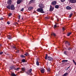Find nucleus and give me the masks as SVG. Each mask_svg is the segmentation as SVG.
I'll return each mask as SVG.
<instances>
[{
    "mask_svg": "<svg viewBox=\"0 0 76 76\" xmlns=\"http://www.w3.org/2000/svg\"><path fill=\"white\" fill-rule=\"evenodd\" d=\"M73 62L74 63V64H75L76 65V62H75V60H73Z\"/></svg>",
    "mask_w": 76,
    "mask_h": 76,
    "instance_id": "obj_28",
    "label": "nucleus"
},
{
    "mask_svg": "<svg viewBox=\"0 0 76 76\" xmlns=\"http://www.w3.org/2000/svg\"><path fill=\"white\" fill-rule=\"evenodd\" d=\"M12 13H10V14L8 16H9V17H10V16H12Z\"/></svg>",
    "mask_w": 76,
    "mask_h": 76,
    "instance_id": "obj_31",
    "label": "nucleus"
},
{
    "mask_svg": "<svg viewBox=\"0 0 76 76\" xmlns=\"http://www.w3.org/2000/svg\"><path fill=\"white\" fill-rule=\"evenodd\" d=\"M72 15H73L72 14H71L69 15V18H71L72 17Z\"/></svg>",
    "mask_w": 76,
    "mask_h": 76,
    "instance_id": "obj_36",
    "label": "nucleus"
},
{
    "mask_svg": "<svg viewBox=\"0 0 76 76\" xmlns=\"http://www.w3.org/2000/svg\"><path fill=\"white\" fill-rule=\"evenodd\" d=\"M37 11L38 12H40L42 13H45L43 10V9L41 8H38L37 10Z\"/></svg>",
    "mask_w": 76,
    "mask_h": 76,
    "instance_id": "obj_2",
    "label": "nucleus"
},
{
    "mask_svg": "<svg viewBox=\"0 0 76 76\" xmlns=\"http://www.w3.org/2000/svg\"><path fill=\"white\" fill-rule=\"evenodd\" d=\"M58 7H59L58 5H56L55 6V8H56V9H58Z\"/></svg>",
    "mask_w": 76,
    "mask_h": 76,
    "instance_id": "obj_20",
    "label": "nucleus"
},
{
    "mask_svg": "<svg viewBox=\"0 0 76 76\" xmlns=\"http://www.w3.org/2000/svg\"><path fill=\"white\" fill-rule=\"evenodd\" d=\"M21 69L22 72H23V71H25V67H24L22 68Z\"/></svg>",
    "mask_w": 76,
    "mask_h": 76,
    "instance_id": "obj_21",
    "label": "nucleus"
},
{
    "mask_svg": "<svg viewBox=\"0 0 76 76\" xmlns=\"http://www.w3.org/2000/svg\"><path fill=\"white\" fill-rule=\"evenodd\" d=\"M70 66H69L66 69V70H68V69H69V68H70Z\"/></svg>",
    "mask_w": 76,
    "mask_h": 76,
    "instance_id": "obj_38",
    "label": "nucleus"
},
{
    "mask_svg": "<svg viewBox=\"0 0 76 76\" xmlns=\"http://www.w3.org/2000/svg\"><path fill=\"white\" fill-rule=\"evenodd\" d=\"M68 61V60H63L62 61V62H67Z\"/></svg>",
    "mask_w": 76,
    "mask_h": 76,
    "instance_id": "obj_22",
    "label": "nucleus"
},
{
    "mask_svg": "<svg viewBox=\"0 0 76 76\" xmlns=\"http://www.w3.org/2000/svg\"><path fill=\"white\" fill-rule=\"evenodd\" d=\"M7 37V38H8V39H12V37L10 35L8 36Z\"/></svg>",
    "mask_w": 76,
    "mask_h": 76,
    "instance_id": "obj_17",
    "label": "nucleus"
},
{
    "mask_svg": "<svg viewBox=\"0 0 76 76\" xmlns=\"http://www.w3.org/2000/svg\"><path fill=\"white\" fill-rule=\"evenodd\" d=\"M32 7H29L28 8V10H32Z\"/></svg>",
    "mask_w": 76,
    "mask_h": 76,
    "instance_id": "obj_18",
    "label": "nucleus"
},
{
    "mask_svg": "<svg viewBox=\"0 0 76 76\" xmlns=\"http://www.w3.org/2000/svg\"><path fill=\"white\" fill-rule=\"evenodd\" d=\"M45 58V60L47 59L49 61H52V60H53V58L51 57L50 56H48V55H47V54H46Z\"/></svg>",
    "mask_w": 76,
    "mask_h": 76,
    "instance_id": "obj_1",
    "label": "nucleus"
},
{
    "mask_svg": "<svg viewBox=\"0 0 76 76\" xmlns=\"http://www.w3.org/2000/svg\"><path fill=\"white\" fill-rule=\"evenodd\" d=\"M36 64H37V66H39V62H38V61H37Z\"/></svg>",
    "mask_w": 76,
    "mask_h": 76,
    "instance_id": "obj_27",
    "label": "nucleus"
},
{
    "mask_svg": "<svg viewBox=\"0 0 76 76\" xmlns=\"http://www.w3.org/2000/svg\"><path fill=\"white\" fill-rule=\"evenodd\" d=\"M3 52H0V55H1V54H3Z\"/></svg>",
    "mask_w": 76,
    "mask_h": 76,
    "instance_id": "obj_43",
    "label": "nucleus"
},
{
    "mask_svg": "<svg viewBox=\"0 0 76 76\" xmlns=\"http://www.w3.org/2000/svg\"><path fill=\"white\" fill-rule=\"evenodd\" d=\"M41 72L42 73H44L45 72V69H43L41 70Z\"/></svg>",
    "mask_w": 76,
    "mask_h": 76,
    "instance_id": "obj_14",
    "label": "nucleus"
},
{
    "mask_svg": "<svg viewBox=\"0 0 76 76\" xmlns=\"http://www.w3.org/2000/svg\"><path fill=\"white\" fill-rule=\"evenodd\" d=\"M48 72H50V68H48Z\"/></svg>",
    "mask_w": 76,
    "mask_h": 76,
    "instance_id": "obj_41",
    "label": "nucleus"
},
{
    "mask_svg": "<svg viewBox=\"0 0 76 76\" xmlns=\"http://www.w3.org/2000/svg\"><path fill=\"white\" fill-rule=\"evenodd\" d=\"M54 10V7H52L51 5H50V12H52Z\"/></svg>",
    "mask_w": 76,
    "mask_h": 76,
    "instance_id": "obj_6",
    "label": "nucleus"
},
{
    "mask_svg": "<svg viewBox=\"0 0 76 76\" xmlns=\"http://www.w3.org/2000/svg\"><path fill=\"white\" fill-rule=\"evenodd\" d=\"M70 2L72 3H75L76 2V0H70Z\"/></svg>",
    "mask_w": 76,
    "mask_h": 76,
    "instance_id": "obj_10",
    "label": "nucleus"
},
{
    "mask_svg": "<svg viewBox=\"0 0 76 76\" xmlns=\"http://www.w3.org/2000/svg\"><path fill=\"white\" fill-rule=\"evenodd\" d=\"M10 69H14L15 70V67L14 66H12L10 67Z\"/></svg>",
    "mask_w": 76,
    "mask_h": 76,
    "instance_id": "obj_13",
    "label": "nucleus"
},
{
    "mask_svg": "<svg viewBox=\"0 0 76 76\" xmlns=\"http://www.w3.org/2000/svg\"><path fill=\"white\" fill-rule=\"evenodd\" d=\"M68 75H69V73H66L64 74L63 75V76H67Z\"/></svg>",
    "mask_w": 76,
    "mask_h": 76,
    "instance_id": "obj_15",
    "label": "nucleus"
},
{
    "mask_svg": "<svg viewBox=\"0 0 76 76\" xmlns=\"http://www.w3.org/2000/svg\"><path fill=\"white\" fill-rule=\"evenodd\" d=\"M66 8L67 10H70L72 9L71 7H69V6H67L66 7Z\"/></svg>",
    "mask_w": 76,
    "mask_h": 76,
    "instance_id": "obj_9",
    "label": "nucleus"
},
{
    "mask_svg": "<svg viewBox=\"0 0 76 76\" xmlns=\"http://www.w3.org/2000/svg\"><path fill=\"white\" fill-rule=\"evenodd\" d=\"M68 53V52H67V51H64V53L65 55H67Z\"/></svg>",
    "mask_w": 76,
    "mask_h": 76,
    "instance_id": "obj_19",
    "label": "nucleus"
},
{
    "mask_svg": "<svg viewBox=\"0 0 76 76\" xmlns=\"http://www.w3.org/2000/svg\"><path fill=\"white\" fill-rule=\"evenodd\" d=\"M65 43L66 44H68V45L69 46L70 45V42L67 41H66Z\"/></svg>",
    "mask_w": 76,
    "mask_h": 76,
    "instance_id": "obj_16",
    "label": "nucleus"
},
{
    "mask_svg": "<svg viewBox=\"0 0 76 76\" xmlns=\"http://www.w3.org/2000/svg\"><path fill=\"white\" fill-rule=\"evenodd\" d=\"M54 28H56V27H57V25H54Z\"/></svg>",
    "mask_w": 76,
    "mask_h": 76,
    "instance_id": "obj_46",
    "label": "nucleus"
},
{
    "mask_svg": "<svg viewBox=\"0 0 76 76\" xmlns=\"http://www.w3.org/2000/svg\"><path fill=\"white\" fill-rule=\"evenodd\" d=\"M22 1V0H18L17 1V4H20L21 3V2Z\"/></svg>",
    "mask_w": 76,
    "mask_h": 76,
    "instance_id": "obj_12",
    "label": "nucleus"
},
{
    "mask_svg": "<svg viewBox=\"0 0 76 76\" xmlns=\"http://www.w3.org/2000/svg\"><path fill=\"white\" fill-rule=\"evenodd\" d=\"M7 23L8 25H9L10 24V22L8 21L7 22Z\"/></svg>",
    "mask_w": 76,
    "mask_h": 76,
    "instance_id": "obj_42",
    "label": "nucleus"
},
{
    "mask_svg": "<svg viewBox=\"0 0 76 76\" xmlns=\"http://www.w3.org/2000/svg\"><path fill=\"white\" fill-rule=\"evenodd\" d=\"M18 19H20V15H19Z\"/></svg>",
    "mask_w": 76,
    "mask_h": 76,
    "instance_id": "obj_44",
    "label": "nucleus"
},
{
    "mask_svg": "<svg viewBox=\"0 0 76 76\" xmlns=\"http://www.w3.org/2000/svg\"><path fill=\"white\" fill-rule=\"evenodd\" d=\"M11 76H16V75L15 74V73H12L11 74Z\"/></svg>",
    "mask_w": 76,
    "mask_h": 76,
    "instance_id": "obj_23",
    "label": "nucleus"
},
{
    "mask_svg": "<svg viewBox=\"0 0 76 76\" xmlns=\"http://www.w3.org/2000/svg\"><path fill=\"white\" fill-rule=\"evenodd\" d=\"M13 48H15V49H16V48L15 46H14Z\"/></svg>",
    "mask_w": 76,
    "mask_h": 76,
    "instance_id": "obj_47",
    "label": "nucleus"
},
{
    "mask_svg": "<svg viewBox=\"0 0 76 76\" xmlns=\"http://www.w3.org/2000/svg\"><path fill=\"white\" fill-rule=\"evenodd\" d=\"M19 68H15V70H16L18 71V70H19Z\"/></svg>",
    "mask_w": 76,
    "mask_h": 76,
    "instance_id": "obj_30",
    "label": "nucleus"
},
{
    "mask_svg": "<svg viewBox=\"0 0 76 76\" xmlns=\"http://www.w3.org/2000/svg\"><path fill=\"white\" fill-rule=\"evenodd\" d=\"M15 6H14V5L12 4L11 5V9L12 10H15Z\"/></svg>",
    "mask_w": 76,
    "mask_h": 76,
    "instance_id": "obj_4",
    "label": "nucleus"
},
{
    "mask_svg": "<svg viewBox=\"0 0 76 76\" xmlns=\"http://www.w3.org/2000/svg\"><path fill=\"white\" fill-rule=\"evenodd\" d=\"M4 18H0V20H3V19Z\"/></svg>",
    "mask_w": 76,
    "mask_h": 76,
    "instance_id": "obj_32",
    "label": "nucleus"
},
{
    "mask_svg": "<svg viewBox=\"0 0 76 76\" xmlns=\"http://www.w3.org/2000/svg\"><path fill=\"white\" fill-rule=\"evenodd\" d=\"M72 50V48H69L68 49V50Z\"/></svg>",
    "mask_w": 76,
    "mask_h": 76,
    "instance_id": "obj_33",
    "label": "nucleus"
},
{
    "mask_svg": "<svg viewBox=\"0 0 76 76\" xmlns=\"http://www.w3.org/2000/svg\"><path fill=\"white\" fill-rule=\"evenodd\" d=\"M62 29L63 31H65V30H66V28H65L64 27H63L62 28Z\"/></svg>",
    "mask_w": 76,
    "mask_h": 76,
    "instance_id": "obj_35",
    "label": "nucleus"
},
{
    "mask_svg": "<svg viewBox=\"0 0 76 76\" xmlns=\"http://www.w3.org/2000/svg\"><path fill=\"white\" fill-rule=\"evenodd\" d=\"M23 10H24V9H23V8H22V9L21 10V12H23Z\"/></svg>",
    "mask_w": 76,
    "mask_h": 76,
    "instance_id": "obj_45",
    "label": "nucleus"
},
{
    "mask_svg": "<svg viewBox=\"0 0 76 76\" xmlns=\"http://www.w3.org/2000/svg\"><path fill=\"white\" fill-rule=\"evenodd\" d=\"M56 4H57V2L55 1L52 2L51 3V4L53 6H55V5H56Z\"/></svg>",
    "mask_w": 76,
    "mask_h": 76,
    "instance_id": "obj_5",
    "label": "nucleus"
},
{
    "mask_svg": "<svg viewBox=\"0 0 76 76\" xmlns=\"http://www.w3.org/2000/svg\"><path fill=\"white\" fill-rule=\"evenodd\" d=\"M18 22H19V20H18Z\"/></svg>",
    "mask_w": 76,
    "mask_h": 76,
    "instance_id": "obj_52",
    "label": "nucleus"
},
{
    "mask_svg": "<svg viewBox=\"0 0 76 76\" xmlns=\"http://www.w3.org/2000/svg\"><path fill=\"white\" fill-rule=\"evenodd\" d=\"M32 69H30L27 72V74H28V75H29V74L31 73V72H32Z\"/></svg>",
    "mask_w": 76,
    "mask_h": 76,
    "instance_id": "obj_8",
    "label": "nucleus"
},
{
    "mask_svg": "<svg viewBox=\"0 0 76 76\" xmlns=\"http://www.w3.org/2000/svg\"><path fill=\"white\" fill-rule=\"evenodd\" d=\"M34 0H31L29 3H30L31 4L32 3H33V2H34Z\"/></svg>",
    "mask_w": 76,
    "mask_h": 76,
    "instance_id": "obj_25",
    "label": "nucleus"
},
{
    "mask_svg": "<svg viewBox=\"0 0 76 76\" xmlns=\"http://www.w3.org/2000/svg\"><path fill=\"white\" fill-rule=\"evenodd\" d=\"M7 3L8 4H12V1L11 0H8L7 1Z\"/></svg>",
    "mask_w": 76,
    "mask_h": 76,
    "instance_id": "obj_7",
    "label": "nucleus"
},
{
    "mask_svg": "<svg viewBox=\"0 0 76 76\" xmlns=\"http://www.w3.org/2000/svg\"><path fill=\"white\" fill-rule=\"evenodd\" d=\"M72 34V33L71 32H70L69 33H68L67 35L68 37H69V36H70V35Z\"/></svg>",
    "mask_w": 76,
    "mask_h": 76,
    "instance_id": "obj_24",
    "label": "nucleus"
},
{
    "mask_svg": "<svg viewBox=\"0 0 76 76\" xmlns=\"http://www.w3.org/2000/svg\"><path fill=\"white\" fill-rule=\"evenodd\" d=\"M57 21L58 22L59 21V19H57Z\"/></svg>",
    "mask_w": 76,
    "mask_h": 76,
    "instance_id": "obj_49",
    "label": "nucleus"
},
{
    "mask_svg": "<svg viewBox=\"0 0 76 76\" xmlns=\"http://www.w3.org/2000/svg\"><path fill=\"white\" fill-rule=\"evenodd\" d=\"M6 7L7 8V9H8L10 10V9H11V6H10V5H7Z\"/></svg>",
    "mask_w": 76,
    "mask_h": 76,
    "instance_id": "obj_11",
    "label": "nucleus"
},
{
    "mask_svg": "<svg viewBox=\"0 0 76 76\" xmlns=\"http://www.w3.org/2000/svg\"><path fill=\"white\" fill-rule=\"evenodd\" d=\"M45 18L46 19H49V18H48L47 17H45Z\"/></svg>",
    "mask_w": 76,
    "mask_h": 76,
    "instance_id": "obj_39",
    "label": "nucleus"
},
{
    "mask_svg": "<svg viewBox=\"0 0 76 76\" xmlns=\"http://www.w3.org/2000/svg\"><path fill=\"white\" fill-rule=\"evenodd\" d=\"M39 8H41V9H43V8L44 7V6L43 4H39Z\"/></svg>",
    "mask_w": 76,
    "mask_h": 76,
    "instance_id": "obj_3",
    "label": "nucleus"
},
{
    "mask_svg": "<svg viewBox=\"0 0 76 76\" xmlns=\"http://www.w3.org/2000/svg\"><path fill=\"white\" fill-rule=\"evenodd\" d=\"M23 73V72H21V73Z\"/></svg>",
    "mask_w": 76,
    "mask_h": 76,
    "instance_id": "obj_50",
    "label": "nucleus"
},
{
    "mask_svg": "<svg viewBox=\"0 0 76 76\" xmlns=\"http://www.w3.org/2000/svg\"><path fill=\"white\" fill-rule=\"evenodd\" d=\"M0 35H1V34H0Z\"/></svg>",
    "mask_w": 76,
    "mask_h": 76,
    "instance_id": "obj_53",
    "label": "nucleus"
},
{
    "mask_svg": "<svg viewBox=\"0 0 76 76\" xmlns=\"http://www.w3.org/2000/svg\"><path fill=\"white\" fill-rule=\"evenodd\" d=\"M16 53H19V50H18L17 51H16Z\"/></svg>",
    "mask_w": 76,
    "mask_h": 76,
    "instance_id": "obj_48",
    "label": "nucleus"
},
{
    "mask_svg": "<svg viewBox=\"0 0 76 76\" xmlns=\"http://www.w3.org/2000/svg\"><path fill=\"white\" fill-rule=\"evenodd\" d=\"M1 45H0V47H1Z\"/></svg>",
    "mask_w": 76,
    "mask_h": 76,
    "instance_id": "obj_51",
    "label": "nucleus"
},
{
    "mask_svg": "<svg viewBox=\"0 0 76 76\" xmlns=\"http://www.w3.org/2000/svg\"><path fill=\"white\" fill-rule=\"evenodd\" d=\"M22 61L23 62V63H25V62H26V61L25 59H23L22 60Z\"/></svg>",
    "mask_w": 76,
    "mask_h": 76,
    "instance_id": "obj_26",
    "label": "nucleus"
},
{
    "mask_svg": "<svg viewBox=\"0 0 76 76\" xmlns=\"http://www.w3.org/2000/svg\"><path fill=\"white\" fill-rule=\"evenodd\" d=\"M21 57H22V58H25V56L23 55H21Z\"/></svg>",
    "mask_w": 76,
    "mask_h": 76,
    "instance_id": "obj_37",
    "label": "nucleus"
},
{
    "mask_svg": "<svg viewBox=\"0 0 76 76\" xmlns=\"http://www.w3.org/2000/svg\"><path fill=\"white\" fill-rule=\"evenodd\" d=\"M51 35H53L54 37L56 36V34L54 33H52Z\"/></svg>",
    "mask_w": 76,
    "mask_h": 76,
    "instance_id": "obj_29",
    "label": "nucleus"
},
{
    "mask_svg": "<svg viewBox=\"0 0 76 76\" xmlns=\"http://www.w3.org/2000/svg\"><path fill=\"white\" fill-rule=\"evenodd\" d=\"M65 1H66V0H61V1L63 2H64Z\"/></svg>",
    "mask_w": 76,
    "mask_h": 76,
    "instance_id": "obj_34",
    "label": "nucleus"
},
{
    "mask_svg": "<svg viewBox=\"0 0 76 76\" xmlns=\"http://www.w3.org/2000/svg\"><path fill=\"white\" fill-rule=\"evenodd\" d=\"M25 56H28V53H26V54H24Z\"/></svg>",
    "mask_w": 76,
    "mask_h": 76,
    "instance_id": "obj_40",
    "label": "nucleus"
}]
</instances>
